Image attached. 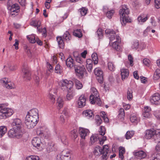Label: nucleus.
I'll use <instances>...</instances> for the list:
<instances>
[{
    "label": "nucleus",
    "instance_id": "nucleus-42",
    "mask_svg": "<svg viewBox=\"0 0 160 160\" xmlns=\"http://www.w3.org/2000/svg\"><path fill=\"white\" fill-rule=\"evenodd\" d=\"M74 83L76 88L77 89H80L82 88L83 85L80 81L77 79H75L74 81Z\"/></svg>",
    "mask_w": 160,
    "mask_h": 160
},
{
    "label": "nucleus",
    "instance_id": "nucleus-33",
    "mask_svg": "<svg viewBox=\"0 0 160 160\" xmlns=\"http://www.w3.org/2000/svg\"><path fill=\"white\" fill-rule=\"evenodd\" d=\"M30 25L34 27H37L38 31H40V27L41 25V22L40 21L35 20L32 21L30 23Z\"/></svg>",
    "mask_w": 160,
    "mask_h": 160
},
{
    "label": "nucleus",
    "instance_id": "nucleus-45",
    "mask_svg": "<svg viewBox=\"0 0 160 160\" xmlns=\"http://www.w3.org/2000/svg\"><path fill=\"white\" fill-rule=\"evenodd\" d=\"M80 147L81 150L84 152L87 149V144L83 140H80Z\"/></svg>",
    "mask_w": 160,
    "mask_h": 160
},
{
    "label": "nucleus",
    "instance_id": "nucleus-43",
    "mask_svg": "<svg viewBox=\"0 0 160 160\" xmlns=\"http://www.w3.org/2000/svg\"><path fill=\"white\" fill-rule=\"evenodd\" d=\"M73 35L79 38L81 37L82 36V34L81 29H77L74 30L73 32Z\"/></svg>",
    "mask_w": 160,
    "mask_h": 160
},
{
    "label": "nucleus",
    "instance_id": "nucleus-63",
    "mask_svg": "<svg viewBox=\"0 0 160 160\" xmlns=\"http://www.w3.org/2000/svg\"><path fill=\"white\" fill-rule=\"evenodd\" d=\"M154 115L156 118L159 120H160V111L158 110L154 112Z\"/></svg>",
    "mask_w": 160,
    "mask_h": 160
},
{
    "label": "nucleus",
    "instance_id": "nucleus-18",
    "mask_svg": "<svg viewBox=\"0 0 160 160\" xmlns=\"http://www.w3.org/2000/svg\"><path fill=\"white\" fill-rule=\"evenodd\" d=\"M11 14L15 15L19 12V7L18 4H14L8 7Z\"/></svg>",
    "mask_w": 160,
    "mask_h": 160
},
{
    "label": "nucleus",
    "instance_id": "nucleus-40",
    "mask_svg": "<svg viewBox=\"0 0 160 160\" xmlns=\"http://www.w3.org/2000/svg\"><path fill=\"white\" fill-rule=\"evenodd\" d=\"M153 79L154 80H157L160 78V69H157L153 75Z\"/></svg>",
    "mask_w": 160,
    "mask_h": 160
},
{
    "label": "nucleus",
    "instance_id": "nucleus-30",
    "mask_svg": "<svg viewBox=\"0 0 160 160\" xmlns=\"http://www.w3.org/2000/svg\"><path fill=\"white\" fill-rule=\"evenodd\" d=\"M58 137L59 139H60L62 142L65 145H67L68 143L67 140L66 136L64 134L61 132L59 133L58 135Z\"/></svg>",
    "mask_w": 160,
    "mask_h": 160
},
{
    "label": "nucleus",
    "instance_id": "nucleus-1",
    "mask_svg": "<svg viewBox=\"0 0 160 160\" xmlns=\"http://www.w3.org/2000/svg\"><path fill=\"white\" fill-rule=\"evenodd\" d=\"M39 121V114L38 110L32 109L27 113L25 119V123L27 128L30 129L33 128Z\"/></svg>",
    "mask_w": 160,
    "mask_h": 160
},
{
    "label": "nucleus",
    "instance_id": "nucleus-5",
    "mask_svg": "<svg viewBox=\"0 0 160 160\" xmlns=\"http://www.w3.org/2000/svg\"><path fill=\"white\" fill-rule=\"evenodd\" d=\"M109 151L108 146L106 145L103 147L102 148L99 146H97L94 148L93 152L96 156L102 155L101 160H107L108 158V154Z\"/></svg>",
    "mask_w": 160,
    "mask_h": 160
},
{
    "label": "nucleus",
    "instance_id": "nucleus-39",
    "mask_svg": "<svg viewBox=\"0 0 160 160\" xmlns=\"http://www.w3.org/2000/svg\"><path fill=\"white\" fill-rule=\"evenodd\" d=\"M119 158L122 159L124 158L123 154L125 153V150L124 148L120 146L119 148Z\"/></svg>",
    "mask_w": 160,
    "mask_h": 160
},
{
    "label": "nucleus",
    "instance_id": "nucleus-10",
    "mask_svg": "<svg viewBox=\"0 0 160 160\" xmlns=\"http://www.w3.org/2000/svg\"><path fill=\"white\" fill-rule=\"evenodd\" d=\"M57 159L58 160H71L70 151L68 149L64 150L58 156Z\"/></svg>",
    "mask_w": 160,
    "mask_h": 160
},
{
    "label": "nucleus",
    "instance_id": "nucleus-24",
    "mask_svg": "<svg viewBox=\"0 0 160 160\" xmlns=\"http://www.w3.org/2000/svg\"><path fill=\"white\" fill-rule=\"evenodd\" d=\"M67 94L66 98L68 100H70L73 98V97L75 95L76 93L75 90L74 88L70 89H68Z\"/></svg>",
    "mask_w": 160,
    "mask_h": 160
},
{
    "label": "nucleus",
    "instance_id": "nucleus-55",
    "mask_svg": "<svg viewBox=\"0 0 160 160\" xmlns=\"http://www.w3.org/2000/svg\"><path fill=\"white\" fill-rule=\"evenodd\" d=\"M40 158L37 156L31 155L27 157L26 160H39Z\"/></svg>",
    "mask_w": 160,
    "mask_h": 160
},
{
    "label": "nucleus",
    "instance_id": "nucleus-60",
    "mask_svg": "<svg viewBox=\"0 0 160 160\" xmlns=\"http://www.w3.org/2000/svg\"><path fill=\"white\" fill-rule=\"evenodd\" d=\"M61 71V68L60 65L58 64L55 67V72L57 73H60Z\"/></svg>",
    "mask_w": 160,
    "mask_h": 160
},
{
    "label": "nucleus",
    "instance_id": "nucleus-9",
    "mask_svg": "<svg viewBox=\"0 0 160 160\" xmlns=\"http://www.w3.org/2000/svg\"><path fill=\"white\" fill-rule=\"evenodd\" d=\"M106 137L105 136H100L98 134H96L92 135L90 138V141L92 144L98 141L99 143L102 145L105 141L106 140Z\"/></svg>",
    "mask_w": 160,
    "mask_h": 160
},
{
    "label": "nucleus",
    "instance_id": "nucleus-62",
    "mask_svg": "<svg viewBox=\"0 0 160 160\" xmlns=\"http://www.w3.org/2000/svg\"><path fill=\"white\" fill-rule=\"evenodd\" d=\"M96 120L97 125H99L102 122V120L98 115L96 116Z\"/></svg>",
    "mask_w": 160,
    "mask_h": 160
},
{
    "label": "nucleus",
    "instance_id": "nucleus-17",
    "mask_svg": "<svg viewBox=\"0 0 160 160\" xmlns=\"http://www.w3.org/2000/svg\"><path fill=\"white\" fill-rule=\"evenodd\" d=\"M12 120L11 125L12 128L21 129L22 124L20 119L15 118L12 119Z\"/></svg>",
    "mask_w": 160,
    "mask_h": 160
},
{
    "label": "nucleus",
    "instance_id": "nucleus-22",
    "mask_svg": "<svg viewBox=\"0 0 160 160\" xmlns=\"http://www.w3.org/2000/svg\"><path fill=\"white\" fill-rule=\"evenodd\" d=\"M154 130L150 129L146 130L145 132L144 137L148 139H150L152 138H154Z\"/></svg>",
    "mask_w": 160,
    "mask_h": 160
},
{
    "label": "nucleus",
    "instance_id": "nucleus-26",
    "mask_svg": "<svg viewBox=\"0 0 160 160\" xmlns=\"http://www.w3.org/2000/svg\"><path fill=\"white\" fill-rule=\"evenodd\" d=\"M22 72L23 74V77L24 78L28 80L31 79V73L28 70L24 68L22 69Z\"/></svg>",
    "mask_w": 160,
    "mask_h": 160
},
{
    "label": "nucleus",
    "instance_id": "nucleus-16",
    "mask_svg": "<svg viewBox=\"0 0 160 160\" xmlns=\"http://www.w3.org/2000/svg\"><path fill=\"white\" fill-rule=\"evenodd\" d=\"M94 73L98 82L102 83L103 79V72L101 69L99 68H95L94 70Z\"/></svg>",
    "mask_w": 160,
    "mask_h": 160
},
{
    "label": "nucleus",
    "instance_id": "nucleus-12",
    "mask_svg": "<svg viewBox=\"0 0 160 160\" xmlns=\"http://www.w3.org/2000/svg\"><path fill=\"white\" fill-rule=\"evenodd\" d=\"M150 101L152 104L158 105L160 104V95L158 92L153 94L150 97Z\"/></svg>",
    "mask_w": 160,
    "mask_h": 160
},
{
    "label": "nucleus",
    "instance_id": "nucleus-31",
    "mask_svg": "<svg viewBox=\"0 0 160 160\" xmlns=\"http://www.w3.org/2000/svg\"><path fill=\"white\" fill-rule=\"evenodd\" d=\"M130 120L132 123L137 124L140 121V118L136 114H131L130 117Z\"/></svg>",
    "mask_w": 160,
    "mask_h": 160
},
{
    "label": "nucleus",
    "instance_id": "nucleus-53",
    "mask_svg": "<svg viewBox=\"0 0 160 160\" xmlns=\"http://www.w3.org/2000/svg\"><path fill=\"white\" fill-rule=\"evenodd\" d=\"M106 129L104 127L102 126H101L100 127L99 130V134L100 136H102L105 134V133Z\"/></svg>",
    "mask_w": 160,
    "mask_h": 160
},
{
    "label": "nucleus",
    "instance_id": "nucleus-64",
    "mask_svg": "<svg viewBox=\"0 0 160 160\" xmlns=\"http://www.w3.org/2000/svg\"><path fill=\"white\" fill-rule=\"evenodd\" d=\"M71 134L72 135V136L74 138H76L77 137V131L76 129H73L71 131Z\"/></svg>",
    "mask_w": 160,
    "mask_h": 160
},
{
    "label": "nucleus",
    "instance_id": "nucleus-41",
    "mask_svg": "<svg viewBox=\"0 0 160 160\" xmlns=\"http://www.w3.org/2000/svg\"><path fill=\"white\" fill-rule=\"evenodd\" d=\"M154 139L155 140L160 141V129L154 130Z\"/></svg>",
    "mask_w": 160,
    "mask_h": 160
},
{
    "label": "nucleus",
    "instance_id": "nucleus-3",
    "mask_svg": "<svg viewBox=\"0 0 160 160\" xmlns=\"http://www.w3.org/2000/svg\"><path fill=\"white\" fill-rule=\"evenodd\" d=\"M129 13V10L127 6L122 5L119 12L120 21L122 25H125L127 22H131V19L128 16Z\"/></svg>",
    "mask_w": 160,
    "mask_h": 160
},
{
    "label": "nucleus",
    "instance_id": "nucleus-49",
    "mask_svg": "<svg viewBox=\"0 0 160 160\" xmlns=\"http://www.w3.org/2000/svg\"><path fill=\"white\" fill-rule=\"evenodd\" d=\"M134 132L131 131H128L126 132L125 136L126 139H129L131 138L134 135Z\"/></svg>",
    "mask_w": 160,
    "mask_h": 160
},
{
    "label": "nucleus",
    "instance_id": "nucleus-52",
    "mask_svg": "<svg viewBox=\"0 0 160 160\" xmlns=\"http://www.w3.org/2000/svg\"><path fill=\"white\" fill-rule=\"evenodd\" d=\"M92 59L94 61V64L95 65L97 64L98 63V58L97 55L96 53H93L92 55Z\"/></svg>",
    "mask_w": 160,
    "mask_h": 160
},
{
    "label": "nucleus",
    "instance_id": "nucleus-2",
    "mask_svg": "<svg viewBox=\"0 0 160 160\" xmlns=\"http://www.w3.org/2000/svg\"><path fill=\"white\" fill-rule=\"evenodd\" d=\"M105 33L107 34H109L108 36L109 38L110 43H111V45L113 48L118 51H121V48L119 45L121 40L118 35H116L115 32L109 29L105 30Z\"/></svg>",
    "mask_w": 160,
    "mask_h": 160
},
{
    "label": "nucleus",
    "instance_id": "nucleus-57",
    "mask_svg": "<svg viewBox=\"0 0 160 160\" xmlns=\"http://www.w3.org/2000/svg\"><path fill=\"white\" fill-rule=\"evenodd\" d=\"M108 69L111 71H114L115 70V67L111 62H109L108 63Z\"/></svg>",
    "mask_w": 160,
    "mask_h": 160
},
{
    "label": "nucleus",
    "instance_id": "nucleus-23",
    "mask_svg": "<svg viewBox=\"0 0 160 160\" xmlns=\"http://www.w3.org/2000/svg\"><path fill=\"white\" fill-rule=\"evenodd\" d=\"M103 12L105 13V15L108 18H111L115 12L113 9L109 10L106 6H104L103 8Z\"/></svg>",
    "mask_w": 160,
    "mask_h": 160
},
{
    "label": "nucleus",
    "instance_id": "nucleus-4",
    "mask_svg": "<svg viewBox=\"0 0 160 160\" xmlns=\"http://www.w3.org/2000/svg\"><path fill=\"white\" fill-rule=\"evenodd\" d=\"M8 103L0 104V119H6L11 116L14 113L12 109L7 107Z\"/></svg>",
    "mask_w": 160,
    "mask_h": 160
},
{
    "label": "nucleus",
    "instance_id": "nucleus-36",
    "mask_svg": "<svg viewBox=\"0 0 160 160\" xmlns=\"http://www.w3.org/2000/svg\"><path fill=\"white\" fill-rule=\"evenodd\" d=\"M42 78V76L41 73H35L33 77V79L36 83L38 85L40 82V81Z\"/></svg>",
    "mask_w": 160,
    "mask_h": 160
},
{
    "label": "nucleus",
    "instance_id": "nucleus-25",
    "mask_svg": "<svg viewBox=\"0 0 160 160\" xmlns=\"http://www.w3.org/2000/svg\"><path fill=\"white\" fill-rule=\"evenodd\" d=\"M66 63L67 67L70 69H72L75 65L74 60L71 57L66 60Z\"/></svg>",
    "mask_w": 160,
    "mask_h": 160
},
{
    "label": "nucleus",
    "instance_id": "nucleus-28",
    "mask_svg": "<svg viewBox=\"0 0 160 160\" xmlns=\"http://www.w3.org/2000/svg\"><path fill=\"white\" fill-rule=\"evenodd\" d=\"M82 114L83 116L88 119H92L94 117L93 112L90 110H87L84 111L82 112Z\"/></svg>",
    "mask_w": 160,
    "mask_h": 160
},
{
    "label": "nucleus",
    "instance_id": "nucleus-32",
    "mask_svg": "<svg viewBox=\"0 0 160 160\" xmlns=\"http://www.w3.org/2000/svg\"><path fill=\"white\" fill-rule=\"evenodd\" d=\"M121 74L122 79H124L128 77L129 74V71L128 69L122 68L121 70Z\"/></svg>",
    "mask_w": 160,
    "mask_h": 160
},
{
    "label": "nucleus",
    "instance_id": "nucleus-58",
    "mask_svg": "<svg viewBox=\"0 0 160 160\" xmlns=\"http://www.w3.org/2000/svg\"><path fill=\"white\" fill-rule=\"evenodd\" d=\"M139 46V43L138 41H136L134 42L132 44L131 48L132 49H137Z\"/></svg>",
    "mask_w": 160,
    "mask_h": 160
},
{
    "label": "nucleus",
    "instance_id": "nucleus-27",
    "mask_svg": "<svg viewBox=\"0 0 160 160\" xmlns=\"http://www.w3.org/2000/svg\"><path fill=\"white\" fill-rule=\"evenodd\" d=\"M86 68L89 72H91L92 69L93 61L90 59H87L86 61Z\"/></svg>",
    "mask_w": 160,
    "mask_h": 160
},
{
    "label": "nucleus",
    "instance_id": "nucleus-13",
    "mask_svg": "<svg viewBox=\"0 0 160 160\" xmlns=\"http://www.w3.org/2000/svg\"><path fill=\"white\" fill-rule=\"evenodd\" d=\"M32 145L38 149H42L44 147L40 138L38 137H34L32 141Z\"/></svg>",
    "mask_w": 160,
    "mask_h": 160
},
{
    "label": "nucleus",
    "instance_id": "nucleus-35",
    "mask_svg": "<svg viewBox=\"0 0 160 160\" xmlns=\"http://www.w3.org/2000/svg\"><path fill=\"white\" fill-rule=\"evenodd\" d=\"M149 160H160V152H156L152 154Z\"/></svg>",
    "mask_w": 160,
    "mask_h": 160
},
{
    "label": "nucleus",
    "instance_id": "nucleus-50",
    "mask_svg": "<svg viewBox=\"0 0 160 160\" xmlns=\"http://www.w3.org/2000/svg\"><path fill=\"white\" fill-rule=\"evenodd\" d=\"M118 116L119 118L122 120L123 119L125 116L124 110L123 108H120L119 111Z\"/></svg>",
    "mask_w": 160,
    "mask_h": 160
},
{
    "label": "nucleus",
    "instance_id": "nucleus-47",
    "mask_svg": "<svg viewBox=\"0 0 160 160\" xmlns=\"http://www.w3.org/2000/svg\"><path fill=\"white\" fill-rule=\"evenodd\" d=\"M63 104L64 102L62 98L61 97H59L57 101V105L60 108H61L62 107Z\"/></svg>",
    "mask_w": 160,
    "mask_h": 160
},
{
    "label": "nucleus",
    "instance_id": "nucleus-38",
    "mask_svg": "<svg viewBox=\"0 0 160 160\" xmlns=\"http://www.w3.org/2000/svg\"><path fill=\"white\" fill-rule=\"evenodd\" d=\"M38 135H40L41 137H43L45 138H47L49 136V133L47 131H44L43 132L38 130L37 132Z\"/></svg>",
    "mask_w": 160,
    "mask_h": 160
},
{
    "label": "nucleus",
    "instance_id": "nucleus-14",
    "mask_svg": "<svg viewBox=\"0 0 160 160\" xmlns=\"http://www.w3.org/2000/svg\"><path fill=\"white\" fill-rule=\"evenodd\" d=\"M86 98L84 94L80 95L76 102V105L78 108H81L86 104Z\"/></svg>",
    "mask_w": 160,
    "mask_h": 160
},
{
    "label": "nucleus",
    "instance_id": "nucleus-8",
    "mask_svg": "<svg viewBox=\"0 0 160 160\" xmlns=\"http://www.w3.org/2000/svg\"><path fill=\"white\" fill-rule=\"evenodd\" d=\"M73 82L71 80H68L67 79L62 80L60 82V85L61 89L63 91L70 89L73 88Z\"/></svg>",
    "mask_w": 160,
    "mask_h": 160
},
{
    "label": "nucleus",
    "instance_id": "nucleus-21",
    "mask_svg": "<svg viewBox=\"0 0 160 160\" xmlns=\"http://www.w3.org/2000/svg\"><path fill=\"white\" fill-rule=\"evenodd\" d=\"M149 16L148 14H142L138 17L137 20L138 23L140 25L142 24L148 19Z\"/></svg>",
    "mask_w": 160,
    "mask_h": 160
},
{
    "label": "nucleus",
    "instance_id": "nucleus-15",
    "mask_svg": "<svg viewBox=\"0 0 160 160\" xmlns=\"http://www.w3.org/2000/svg\"><path fill=\"white\" fill-rule=\"evenodd\" d=\"M85 71V69L83 65L78 66L75 68L76 75L80 78L83 77L84 72Z\"/></svg>",
    "mask_w": 160,
    "mask_h": 160
},
{
    "label": "nucleus",
    "instance_id": "nucleus-56",
    "mask_svg": "<svg viewBox=\"0 0 160 160\" xmlns=\"http://www.w3.org/2000/svg\"><path fill=\"white\" fill-rule=\"evenodd\" d=\"M88 9L85 8H82L79 10L81 16H85L87 13Z\"/></svg>",
    "mask_w": 160,
    "mask_h": 160
},
{
    "label": "nucleus",
    "instance_id": "nucleus-54",
    "mask_svg": "<svg viewBox=\"0 0 160 160\" xmlns=\"http://www.w3.org/2000/svg\"><path fill=\"white\" fill-rule=\"evenodd\" d=\"M96 34L99 39L102 38L103 37V31L102 29L101 28H99L96 32Z\"/></svg>",
    "mask_w": 160,
    "mask_h": 160
},
{
    "label": "nucleus",
    "instance_id": "nucleus-7",
    "mask_svg": "<svg viewBox=\"0 0 160 160\" xmlns=\"http://www.w3.org/2000/svg\"><path fill=\"white\" fill-rule=\"evenodd\" d=\"M23 132L22 129L12 128L8 131V136L10 138H19L22 137Z\"/></svg>",
    "mask_w": 160,
    "mask_h": 160
},
{
    "label": "nucleus",
    "instance_id": "nucleus-46",
    "mask_svg": "<svg viewBox=\"0 0 160 160\" xmlns=\"http://www.w3.org/2000/svg\"><path fill=\"white\" fill-rule=\"evenodd\" d=\"M63 38L67 41H69L71 39V36L69 32L66 31L64 33L63 36Z\"/></svg>",
    "mask_w": 160,
    "mask_h": 160
},
{
    "label": "nucleus",
    "instance_id": "nucleus-59",
    "mask_svg": "<svg viewBox=\"0 0 160 160\" xmlns=\"http://www.w3.org/2000/svg\"><path fill=\"white\" fill-rule=\"evenodd\" d=\"M48 97L50 99L51 102L54 103L55 102V97L52 93H50L48 95Z\"/></svg>",
    "mask_w": 160,
    "mask_h": 160
},
{
    "label": "nucleus",
    "instance_id": "nucleus-20",
    "mask_svg": "<svg viewBox=\"0 0 160 160\" xmlns=\"http://www.w3.org/2000/svg\"><path fill=\"white\" fill-rule=\"evenodd\" d=\"M133 154L136 158L139 159L144 158L147 156L146 152L142 150L135 151Z\"/></svg>",
    "mask_w": 160,
    "mask_h": 160
},
{
    "label": "nucleus",
    "instance_id": "nucleus-11",
    "mask_svg": "<svg viewBox=\"0 0 160 160\" xmlns=\"http://www.w3.org/2000/svg\"><path fill=\"white\" fill-rule=\"evenodd\" d=\"M1 82L7 89H14L16 87L14 84L9 81L8 78H2L1 80Z\"/></svg>",
    "mask_w": 160,
    "mask_h": 160
},
{
    "label": "nucleus",
    "instance_id": "nucleus-29",
    "mask_svg": "<svg viewBox=\"0 0 160 160\" xmlns=\"http://www.w3.org/2000/svg\"><path fill=\"white\" fill-rule=\"evenodd\" d=\"M73 55L77 62L82 65L84 64L85 59L82 58L80 55H78L77 52L74 53Z\"/></svg>",
    "mask_w": 160,
    "mask_h": 160
},
{
    "label": "nucleus",
    "instance_id": "nucleus-6",
    "mask_svg": "<svg viewBox=\"0 0 160 160\" xmlns=\"http://www.w3.org/2000/svg\"><path fill=\"white\" fill-rule=\"evenodd\" d=\"M91 89V94L90 96V101L91 103L92 104L96 103L98 106H101L102 105V102L97 90L94 87H92Z\"/></svg>",
    "mask_w": 160,
    "mask_h": 160
},
{
    "label": "nucleus",
    "instance_id": "nucleus-37",
    "mask_svg": "<svg viewBox=\"0 0 160 160\" xmlns=\"http://www.w3.org/2000/svg\"><path fill=\"white\" fill-rule=\"evenodd\" d=\"M57 40L59 48H64V44L61 37L58 36L57 37Z\"/></svg>",
    "mask_w": 160,
    "mask_h": 160
},
{
    "label": "nucleus",
    "instance_id": "nucleus-51",
    "mask_svg": "<svg viewBox=\"0 0 160 160\" xmlns=\"http://www.w3.org/2000/svg\"><path fill=\"white\" fill-rule=\"evenodd\" d=\"M100 115L102 117L104 122H109V119L107 117L105 112L102 111L100 112Z\"/></svg>",
    "mask_w": 160,
    "mask_h": 160
},
{
    "label": "nucleus",
    "instance_id": "nucleus-34",
    "mask_svg": "<svg viewBox=\"0 0 160 160\" xmlns=\"http://www.w3.org/2000/svg\"><path fill=\"white\" fill-rule=\"evenodd\" d=\"M128 58L129 62H125V64L127 67L128 68L130 66H132L133 65V58L131 55H128Z\"/></svg>",
    "mask_w": 160,
    "mask_h": 160
},
{
    "label": "nucleus",
    "instance_id": "nucleus-61",
    "mask_svg": "<svg viewBox=\"0 0 160 160\" xmlns=\"http://www.w3.org/2000/svg\"><path fill=\"white\" fill-rule=\"evenodd\" d=\"M132 92L131 90H128L127 92V98L129 100H131L132 98Z\"/></svg>",
    "mask_w": 160,
    "mask_h": 160
},
{
    "label": "nucleus",
    "instance_id": "nucleus-19",
    "mask_svg": "<svg viewBox=\"0 0 160 160\" xmlns=\"http://www.w3.org/2000/svg\"><path fill=\"white\" fill-rule=\"evenodd\" d=\"M90 133L89 130L87 129L79 128V133L82 139H85L86 137L88 136Z\"/></svg>",
    "mask_w": 160,
    "mask_h": 160
},
{
    "label": "nucleus",
    "instance_id": "nucleus-44",
    "mask_svg": "<svg viewBox=\"0 0 160 160\" xmlns=\"http://www.w3.org/2000/svg\"><path fill=\"white\" fill-rule=\"evenodd\" d=\"M27 37L30 42L34 43L36 42L35 35L32 34L30 35H28Z\"/></svg>",
    "mask_w": 160,
    "mask_h": 160
},
{
    "label": "nucleus",
    "instance_id": "nucleus-48",
    "mask_svg": "<svg viewBox=\"0 0 160 160\" xmlns=\"http://www.w3.org/2000/svg\"><path fill=\"white\" fill-rule=\"evenodd\" d=\"M7 130V128L6 126H3L0 127V135L1 137H2L6 133Z\"/></svg>",
    "mask_w": 160,
    "mask_h": 160
}]
</instances>
